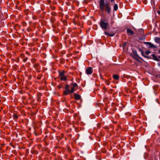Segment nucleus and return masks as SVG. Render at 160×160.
Masks as SVG:
<instances>
[{
  "instance_id": "nucleus-1",
  "label": "nucleus",
  "mask_w": 160,
  "mask_h": 160,
  "mask_svg": "<svg viewBox=\"0 0 160 160\" xmlns=\"http://www.w3.org/2000/svg\"><path fill=\"white\" fill-rule=\"evenodd\" d=\"M99 7L101 11H104L108 14H109L111 13V8L109 2L106 3L104 2L100 3Z\"/></svg>"
},
{
  "instance_id": "nucleus-2",
  "label": "nucleus",
  "mask_w": 160,
  "mask_h": 160,
  "mask_svg": "<svg viewBox=\"0 0 160 160\" xmlns=\"http://www.w3.org/2000/svg\"><path fill=\"white\" fill-rule=\"evenodd\" d=\"M99 25L102 29L106 30L109 26L108 21L106 19L102 18L99 22Z\"/></svg>"
},
{
  "instance_id": "nucleus-3",
  "label": "nucleus",
  "mask_w": 160,
  "mask_h": 160,
  "mask_svg": "<svg viewBox=\"0 0 160 160\" xmlns=\"http://www.w3.org/2000/svg\"><path fill=\"white\" fill-rule=\"evenodd\" d=\"M70 86L67 84L65 86V90L63 91V94L64 95H67L70 93V91L69 90Z\"/></svg>"
},
{
  "instance_id": "nucleus-4",
  "label": "nucleus",
  "mask_w": 160,
  "mask_h": 160,
  "mask_svg": "<svg viewBox=\"0 0 160 160\" xmlns=\"http://www.w3.org/2000/svg\"><path fill=\"white\" fill-rule=\"evenodd\" d=\"M71 85L72 86V87L71 88L70 91L71 93H73L75 90H77L78 88V85L77 83H72Z\"/></svg>"
},
{
  "instance_id": "nucleus-5",
  "label": "nucleus",
  "mask_w": 160,
  "mask_h": 160,
  "mask_svg": "<svg viewBox=\"0 0 160 160\" xmlns=\"http://www.w3.org/2000/svg\"><path fill=\"white\" fill-rule=\"evenodd\" d=\"M33 67L35 68L36 71L38 72H39L41 71V68L39 66V65L38 63H36L34 64L33 65Z\"/></svg>"
},
{
  "instance_id": "nucleus-6",
  "label": "nucleus",
  "mask_w": 160,
  "mask_h": 160,
  "mask_svg": "<svg viewBox=\"0 0 160 160\" xmlns=\"http://www.w3.org/2000/svg\"><path fill=\"white\" fill-rule=\"evenodd\" d=\"M92 72L93 70L91 67H88L86 70V73L88 75L92 74Z\"/></svg>"
},
{
  "instance_id": "nucleus-7",
  "label": "nucleus",
  "mask_w": 160,
  "mask_h": 160,
  "mask_svg": "<svg viewBox=\"0 0 160 160\" xmlns=\"http://www.w3.org/2000/svg\"><path fill=\"white\" fill-rule=\"evenodd\" d=\"M145 44L148 45L149 46V48H157V46L154 45L152 43L150 42H145Z\"/></svg>"
},
{
  "instance_id": "nucleus-8",
  "label": "nucleus",
  "mask_w": 160,
  "mask_h": 160,
  "mask_svg": "<svg viewBox=\"0 0 160 160\" xmlns=\"http://www.w3.org/2000/svg\"><path fill=\"white\" fill-rule=\"evenodd\" d=\"M127 34L128 35H132L134 33L133 31L130 29L127 28L126 29Z\"/></svg>"
},
{
  "instance_id": "nucleus-9",
  "label": "nucleus",
  "mask_w": 160,
  "mask_h": 160,
  "mask_svg": "<svg viewBox=\"0 0 160 160\" xmlns=\"http://www.w3.org/2000/svg\"><path fill=\"white\" fill-rule=\"evenodd\" d=\"M74 98L76 100H79L81 98L80 96L78 94L75 93L74 94Z\"/></svg>"
},
{
  "instance_id": "nucleus-10",
  "label": "nucleus",
  "mask_w": 160,
  "mask_h": 160,
  "mask_svg": "<svg viewBox=\"0 0 160 160\" xmlns=\"http://www.w3.org/2000/svg\"><path fill=\"white\" fill-rule=\"evenodd\" d=\"M18 115L15 113H14L12 115V117L13 119L16 121H17L18 118Z\"/></svg>"
},
{
  "instance_id": "nucleus-11",
  "label": "nucleus",
  "mask_w": 160,
  "mask_h": 160,
  "mask_svg": "<svg viewBox=\"0 0 160 160\" xmlns=\"http://www.w3.org/2000/svg\"><path fill=\"white\" fill-rule=\"evenodd\" d=\"M104 33L107 35H108L109 36H110V37H112V36H114L115 34V33H109L108 32H107L106 31H105L104 32Z\"/></svg>"
},
{
  "instance_id": "nucleus-12",
  "label": "nucleus",
  "mask_w": 160,
  "mask_h": 160,
  "mask_svg": "<svg viewBox=\"0 0 160 160\" xmlns=\"http://www.w3.org/2000/svg\"><path fill=\"white\" fill-rule=\"evenodd\" d=\"M65 72H66L64 70L62 71V72H59V76L61 77L64 76V74Z\"/></svg>"
},
{
  "instance_id": "nucleus-13",
  "label": "nucleus",
  "mask_w": 160,
  "mask_h": 160,
  "mask_svg": "<svg viewBox=\"0 0 160 160\" xmlns=\"http://www.w3.org/2000/svg\"><path fill=\"white\" fill-rule=\"evenodd\" d=\"M41 94H39L37 95V101L40 102H41Z\"/></svg>"
},
{
  "instance_id": "nucleus-14",
  "label": "nucleus",
  "mask_w": 160,
  "mask_h": 160,
  "mask_svg": "<svg viewBox=\"0 0 160 160\" xmlns=\"http://www.w3.org/2000/svg\"><path fill=\"white\" fill-rule=\"evenodd\" d=\"M152 58L153 59L156 61H159V59L157 58L154 54H153L152 55Z\"/></svg>"
},
{
  "instance_id": "nucleus-15",
  "label": "nucleus",
  "mask_w": 160,
  "mask_h": 160,
  "mask_svg": "<svg viewBox=\"0 0 160 160\" xmlns=\"http://www.w3.org/2000/svg\"><path fill=\"white\" fill-rule=\"evenodd\" d=\"M155 42L158 43H160V38L158 37H156L154 38Z\"/></svg>"
},
{
  "instance_id": "nucleus-16",
  "label": "nucleus",
  "mask_w": 160,
  "mask_h": 160,
  "mask_svg": "<svg viewBox=\"0 0 160 160\" xmlns=\"http://www.w3.org/2000/svg\"><path fill=\"white\" fill-rule=\"evenodd\" d=\"M67 79V77L65 76H63L62 77H61L60 80L61 81H65Z\"/></svg>"
},
{
  "instance_id": "nucleus-17",
  "label": "nucleus",
  "mask_w": 160,
  "mask_h": 160,
  "mask_svg": "<svg viewBox=\"0 0 160 160\" xmlns=\"http://www.w3.org/2000/svg\"><path fill=\"white\" fill-rule=\"evenodd\" d=\"M113 78L115 80H118L119 78V77L118 75L117 74L113 75Z\"/></svg>"
},
{
  "instance_id": "nucleus-18",
  "label": "nucleus",
  "mask_w": 160,
  "mask_h": 160,
  "mask_svg": "<svg viewBox=\"0 0 160 160\" xmlns=\"http://www.w3.org/2000/svg\"><path fill=\"white\" fill-rule=\"evenodd\" d=\"M118 8V5L117 4H115L113 6V9L115 11H116Z\"/></svg>"
},
{
  "instance_id": "nucleus-19",
  "label": "nucleus",
  "mask_w": 160,
  "mask_h": 160,
  "mask_svg": "<svg viewBox=\"0 0 160 160\" xmlns=\"http://www.w3.org/2000/svg\"><path fill=\"white\" fill-rule=\"evenodd\" d=\"M31 61L32 63H34L36 62L37 59L36 58H32L31 59Z\"/></svg>"
},
{
  "instance_id": "nucleus-20",
  "label": "nucleus",
  "mask_w": 160,
  "mask_h": 160,
  "mask_svg": "<svg viewBox=\"0 0 160 160\" xmlns=\"http://www.w3.org/2000/svg\"><path fill=\"white\" fill-rule=\"evenodd\" d=\"M135 57H134L135 58L137 61H139V59L138 58H140L138 56H137V54H136V55H135Z\"/></svg>"
},
{
  "instance_id": "nucleus-21",
  "label": "nucleus",
  "mask_w": 160,
  "mask_h": 160,
  "mask_svg": "<svg viewBox=\"0 0 160 160\" xmlns=\"http://www.w3.org/2000/svg\"><path fill=\"white\" fill-rule=\"evenodd\" d=\"M55 21V18L54 17H52L51 19V22L52 23H53Z\"/></svg>"
},
{
  "instance_id": "nucleus-22",
  "label": "nucleus",
  "mask_w": 160,
  "mask_h": 160,
  "mask_svg": "<svg viewBox=\"0 0 160 160\" xmlns=\"http://www.w3.org/2000/svg\"><path fill=\"white\" fill-rule=\"evenodd\" d=\"M105 83L107 85H109L110 83V82L108 80H107L105 81Z\"/></svg>"
},
{
  "instance_id": "nucleus-23",
  "label": "nucleus",
  "mask_w": 160,
  "mask_h": 160,
  "mask_svg": "<svg viewBox=\"0 0 160 160\" xmlns=\"http://www.w3.org/2000/svg\"><path fill=\"white\" fill-rule=\"evenodd\" d=\"M28 60V58L25 57V58H24L23 59L22 61L24 62H25L27 61V60Z\"/></svg>"
},
{
  "instance_id": "nucleus-24",
  "label": "nucleus",
  "mask_w": 160,
  "mask_h": 160,
  "mask_svg": "<svg viewBox=\"0 0 160 160\" xmlns=\"http://www.w3.org/2000/svg\"><path fill=\"white\" fill-rule=\"evenodd\" d=\"M151 52L149 51H147L145 52V53L147 55H148Z\"/></svg>"
},
{
  "instance_id": "nucleus-25",
  "label": "nucleus",
  "mask_w": 160,
  "mask_h": 160,
  "mask_svg": "<svg viewBox=\"0 0 160 160\" xmlns=\"http://www.w3.org/2000/svg\"><path fill=\"white\" fill-rule=\"evenodd\" d=\"M20 57L22 58H23L25 57V55L23 53H22L21 54Z\"/></svg>"
},
{
  "instance_id": "nucleus-26",
  "label": "nucleus",
  "mask_w": 160,
  "mask_h": 160,
  "mask_svg": "<svg viewBox=\"0 0 160 160\" xmlns=\"http://www.w3.org/2000/svg\"><path fill=\"white\" fill-rule=\"evenodd\" d=\"M104 2V0H99V3Z\"/></svg>"
},
{
  "instance_id": "nucleus-27",
  "label": "nucleus",
  "mask_w": 160,
  "mask_h": 160,
  "mask_svg": "<svg viewBox=\"0 0 160 160\" xmlns=\"http://www.w3.org/2000/svg\"><path fill=\"white\" fill-rule=\"evenodd\" d=\"M140 32H141V34H142L143 33V29L141 28Z\"/></svg>"
},
{
  "instance_id": "nucleus-28",
  "label": "nucleus",
  "mask_w": 160,
  "mask_h": 160,
  "mask_svg": "<svg viewBox=\"0 0 160 160\" xmlns=\"http://www.w3.org/2000/svg\"><path fill=\"white\" fill-rule=\"evenodd\" d=\"M26 54H27L28 55H30V56L31 55L30 53L28 51H26Z\"/></svg>"
},
{
  "instance_id": "nucleus-29",
  "label": "nucleus",
  "mask_w": 160,
  "mask_h": 160,
  "mask_svg": "<svg viewBox=\"0 0 160 160\" xmlns=\"http://www.w3.org/2000/svg\"><path fill=\"white\" fill-rule=\"evenodd\" d=\"M103 90H104L105 91H107L106 88L105 87L103 88Z\"/></svg>"
},
{
  "instance_id": "nucleus-30",
  "label": "nucleus",
  "mask_w": 160,
  "mask_h": 160,
  "mask_svg": "<svg viewBox=\"0 0 160 160\" xmlns=\"http://www.w3.org/2000/svg\"><path fill=\"white\" fill-rule=\"evenodd\" d=\"M110 1L111 2H114L115 0H110Z\"/></svg>"
},
{
  "instance_id": "nucleus-31",
  "label": "nucleus",
  "mask_w": 160,
  "mask_h": 160,
  "mask_svg": "<svg viewBox=\"0 0 160 160\" xmlns=\"http://www.w3.org/2000/svg\"><path fill=\"white\" fill-rule=\"evenodd\" d=\"M145 37H144V38H141L140 40H143V39H145Z\"/></svg>"
},
{
  "instance_id": "nucleus-32",
  "label": "nucleus",
  "mask_w": 160,
  "mask_h": 160,
  "mask_svg": "<svg viewBox=\"0 0 160 160\" xmlns=\"http://www.w3.org/2000/svg\"><path fill=\"white\" fill-rule=\"evenodd\" d=\"M158 13L159 14H160V11H158Z\"/></svg>"
},
{
  "instance_id": "nucleus-33",
  "label": "nucleus",
  "mask_w": 160,
  "mask_h": 160,
  "mask_svg": "<svg viewBox=\"0 0 160 160\" xmlns=\"http://www.w3.org/2000/svg\"><path fill=\"white\" fill-rule=\"evenodd\" d=\"M158 77L160 78V74L158 75Z\"/></svg>"
},
{
  "instance_id": "nucleus-34",
  "label": "nucleus",
  "mask_w": 160,
  "mask_h": 160,
  "mask_svg": "<svg viewBox=\"0 0 160 160\" xmlns=\"http://www.w3.org/2000/svg\"><path fill=\"white\" fill-rule=\"evenodd\" d=\"M142 55H143V53H142Z\"/></svg>"
},
{
  "instance_id": "nucleus-35",
  "label": "nucleus",
  "mask_w": 160,
  "mask_h": 160,
  "mask_svg": "<svg viewBox=\"0 0 160 160\" xmlns=\"http://www.w3.org/2000/svg\"><path fill=\"white\" fill-rule=\"evenodd\" d=\"M159 52L160 53V50L159 51Z\"/></svg>"
},
{
  "instance_id": "nucleus-36",
  "label": "nucleus",
  "mask_w": 160,
  "mask_h": 160,
  "mask_svg": "<svg viewBox=\"0 0 160 160\" xmlns=\"http://www.w3.org/2000/svg\"><path fill=\"white\" fill-rule=\"evenodd\" d=\"M159 8L160 9V6H159Z\"/></svg>"
},
{
  "instance_id": "nucleus-37",
  "label": "nucleus",
  "mask_w": 160,
  "mask_h": 160,
  "mask_svg": "<svg viewBox=\"0 0 160 160\" xmlns=\"http://www.w3.org/2000/svg\"><path fill=\"white\" fill-rule=\"evenodd\" d=\"M159 58H160V56L159 57Z\"/></svg>"
},
{
  "instance_id": "nucleus-38",
  "label": "nucleus",
  "mask_w": 160,
  "mask_h": 160,
  "mask_svg": "<svg viewBox=\"0 0 160 160\" xmlns=\"http://www.w3.org/2000/svg\"><path fill=\"white\" fill-rule=\"evenodd\" d=\"M160 1V0H159Z\"/></svg>"
}]
</instances>
